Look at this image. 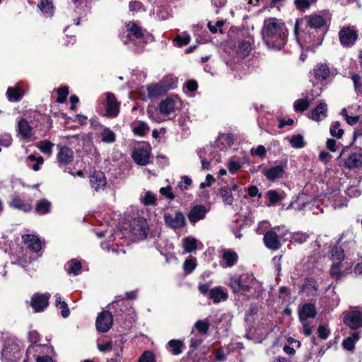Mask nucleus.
<instances>
[{
  "label": "nucleus",
  "mask_w": 362,
  "mask_h": 362,
  "mask_svg": "<svg viewBox=\"0 0 362 362\" xmlns=\"http://www.w3.org/2000/svg\"><path fill=\"white\" fill-rule=\"evenodd\" d=\"M147 113L148 117L156 122H160L161 119L158 115V112L155 108H148Z\"/></svg>",
  "instance_id": "nucleus-64"
},
{
  "label": "nucleus",
  "mask_w": 362,
  "mask_h": 362,
  "mask_svg": "<svg viewBox=\"0 0 362 362\" xmlns=\"http://www.w3.org/2000/svg\"><path fill=\"white\" fill-rule=\"evenodd\" d=\"M53 146L54 144L48 140L42 141L37 145L39 150L42 153L47 155H50L52 153Z\"/></svg>",
  "instance_id": "nucleus-49"
},
{
  "label": "nucleus",
  "mask_w": 362,
  "mask_h": 362,
  "mask_svg": "<svg viewBox=\"0 0 362 362\" xmlns=\"http://www.w3.org/2000/svg\"><path fill=\"white\" fill-rule=\"evenodd\" d=\"M301 289L307 296H315L318 290V284L315 279L308 278L305 280V282L303 285Z\"/></svg>",
  "instance_id": "nucleus-29"
},
{
  "label": "nucleus",
  "mask_w": 362,
  "mask_h": 362,
  "mask_svg": "<svg viewBox=\"0 0 362 362\" xmlns=\"http://www.w3.org/2000/svg\"><path fill=\"white\" fill-rule=\"evenodd\" d=\"M106 104L105 110L106 115L108 117H115L117 116L119 109V103L117 101L114 94L111 93H106Z\"/></svg>",
  "instance_id": "nucleus-21"
},
{
  "label": "nucleus",
  "mask_w": 362,
  "mask_h": 362,
  "mask_svg": "<svg viewBox=\"0 0 362 362\" xmlns=\"http://www.w3.org/2000/svg\"><path fill=\"white\" fill-rule=\"evenodd\" d=\"M129 11L132 13H136L142 10L143 4L138 1H132L129 4Z\"/></svg>",
  "instance_id": "nucleus-60"
},
{
  "label": "nucleus",
  "mask_w": 362,
  "mask_h": 362,
  "mask_svg": "<svg viewBox=\"0 0 362 362\" xmlns=\"http://www.w3.org/2000/svg\"><path fill=\"white\" fill-rule=\"evenodd\" d=\"M209 211L205 206L202 204L195 205L192 208L188 214V219L191 223H196L197 222L205 218L206 214Z\"/></svg>",
  "instance_id": "nucleus-20"
},
{
  "label": "nucleus",
  "mask_w": 362,
  "mask_h": 362,
  "mask_svg": "<svg viewBox=\"0 0 362 362\" xmlns=\"http://www.w3.org/2000/svg\"><path fill=\"white\" fill-rule=\"evenodd\" d=\"M25 94V90L16 84L7 88L6 97L10 103H18L22 100Z\"/></svg>",
  "instance_id": "nucleus-23"
},
{
  "label": "nucleus",
  "mask_w": 362,
  "mask_h": 362,
  "mask_svg": "<svg viewBox=\"0 0 362 362\" xmlns=\"http://www.w3.org/2000/svg\"><path fill=\"white\" fill-rule=\"evenodd\" d=\"M331 72L329 67L327 64H317L311 73V76L314 77V83L323 84L326 82Z\"/></svg>",
  "instance_id": "nucleus-15"
},
{
  "label": "nucleus",
  "mask_w": 362,
  "mask_h": 362,
  "mask_svg": "<svg viewBox=\"0 0 362 362\" xmlns=\"http://www.w3.org/2000/svg\"><path fill=\"white\" fill-rule=\"evenodd\" d=\"M340 122L339 121L334 122L329 128V133L332 136L337 139H341L344 134V130L340 128Z\"/></svg>",
  "instance_id": "nucleus-46"
},
{
  "label": "nucleus",
  "mask_w": 362,
  "mask_h": 362,
  "mask_svg": "<svg viewBox=\"0 0 362 362\" xmlns=\"http://www.w3.org/2000/svg\"><path fill=\"white\" fill-rule=\"evenodd\" d=\"M289 142L294 148H302L305 146L304 137L301 134L293 135Z\"/></svg>",
  "instance_id": "nucleus-47"
},
{
  "label": "nucleus",
  "mask_w": 362,
  "mask_h": 362,
  "mask_svg": "<svg viewBox=\"0 0 362 362\" xmlns=\"http://www.w3.org/2000/svg\"><path fill=\"white\" fill-rule=\"evenodd\" d=\"M22 240L34 252L40 251L42 248L41 240L36 235L25 234L22 235Z\"/></svg>",
  "instance_id": "nucleus-24"
},
{
  "label": "nucleus",
  "mask_w": 362,
  "mask_h": 362,
  "mask_svg": "<svg viewBox=\"0 0 362 362\" xmlns=\"http://www.w3.org/2000/svg\"><path fill=\"white\" fill-rule=\"evenodd\" d=\"M159 192L161 194V195H163L169 200H173L175 198V196L171 191V187L169 186L166 187H161Z\"/></svg>",
  "instance_id": "nucleus-62"
},
{
  "label": "nucleus",
  "mask_w": 362,
  "mask_h": 362,
  "mask_svg": "<svg viewBox=\"0 0 362 362\" xmlns=\"http://www.w3.org/2000/svg\"><path fill=\"white\" fill-rule=\"evenodd\" d=\"M209 327L210 324L206 319L198 320L194 324L195 329L202 334L208 332Z\"/></svg>",
  "instance_id": "nucleus-51"
},
{
  "label": "nucleus",
  "mask_w": 362,
  "mask_h": 362,
  "mask_svg": "<svg viewBox=\"0 0 362 362\" xmlns=\"http://www.w3.org/2000/svg\"><path fill=\"white\" fill-rule=\"evenodd\" d=\"M339 39L344 47H351L358 39V33L353 26L343 27L339 32Z\"/></svg>",
  "instance_id": "nucleus-7"
},
{
  "label": "nucleus",
  "mask_w": 362,
  "mask_h": 362,
  "mask_svg": "<svg viewBox=\"0 0 362 362\" xmlns=\"http://www.w3.org/2000/svg\"><path fill=\"white\" fill-rule=\"evenodd\" d=\"M267 197L269 199V202L267 204L268 206L276 205L284 199V197L274 189L269 190L267 192Z\"/></svg>",
  "instance_id": "nucleus-39"
},
{
  "label": "nucleus",
  "mask_w": 362,
  "mask_h": 362,
  "mask_svg": "<svg viewBox=\"0 0 362 362\" xmlns=\"http://www.w3.org/2000/svg\"><path fill=\"white\" fill-rule=\"evenodd\" d=\"M288 30L285 24L276 18L264 21L262 36L269 49L280 50L287 42Z\"/></svg>",
  "instance_id": "nucleus-2"
},
{
  "label": "nucleus",
  "mask_w": 362,
  "mask_h": 362,
  "mask_svg": "<svg viewBox=\"0 0 362 362\" xmlns=\"http://www.w3.org/2000/svg\"><path fill=\"white\" fill-rule=\"evenodd\" d=\"M327 116V105L326 103L321 101L313 110L311 119L316 122L324 119Z\"/></svg>",
  "instance_id": "nucleus-26"
},
{
  "label": "nucleus",
  "mask_w": 362,
  "mask_h": 362,
  "mask_svg": "<svg viewBox=\"0 0 362 362\" xmlns=\"http://www.w3.org/2000/svg\"><path fill=\"white\" fill-rule=\"evenodd\" d=\"M250 153L255 156L264 158L266 156L267 150L263 145H259L257 147H252L250 149Z\"/></svg>",
  "instance_id": "nucleus-53"
},
{
  "label": "nucleus",
  "mask_w": 362,
  "mask_h": 362,
  "mask_svg": "<svg viewBox=\"0 0 362 362\" xmlns=\"http://www.w3.org/2000/svg\"><path fill=\"white\" fill-rule=\"evenodd\" d=\"M168 350L173 355H179L182 352L184 344L182 341H168Z\"/></svg>",
  "instance_id": "nucleus-42"
},
{
  "label": "nucleus",
  "mask_w": 362,
  "mask_h": 362,
  "mask_svg": "<svg viewBox=\"0 0 362 362\" xmlns=\"http://www.w3.org/2000/svg\"><path fill=\"white\" fill-rule=\"evenodd\" d=\"M18 132L23 139H28L33 136L32 127L24 118L18 122Z\"/></svg>",
  "instance_id": "nucleus-27"
},
{
  "label": "nucleus",
  "mask_w": 362,
  "mask_h": 362,
  "mask_svg": "<svg viewBox=\"0 0 362 362\" xmlns=\"http://www.w3.org/2000/svg\"><path fill=\"white\" fill-rule=\"evenodd\" d=\"M286 168L287 163H281L268 168L264 171V175L268 180L274 181L276 179L283 177Z\"/></svg>",
  "instance_id": "nucleus-19"
},
{
  "label": "nucleus",
  "mask_w": 362,
  "mask_h": 362,
  "mask_svg": "<svg viewBox=\"0 0 362 362\" xmlns=\"http://www.w3.org/2000/svg\"><path fill=\"white\" fill-rule=\"evenodd\" d=\"M58 153L57 155V161L59 167H66L74 160V151L67 146L58 145Z\"/></svg>",
  "instance_id": "nucleus-17"
},
{
  "label": "nucleus",
  "mask_w": 362,
  "mask_h": 362,
  "mask_svg": "<svg viewBox=\"0 0 362 362\" xmlns=\"http://www.w3.org/2000/svg\"><path fill=\"white\" fill-rule=\"evenodd\" d=\"M151 146L148 144L139 145L132 151V157L134 161L139 165H146L149 163Z\"/></svg>",
  "instance_id": "nucleus-8"
},
{
  "label": "nucleus",
  "mask_w": 362,
  "mask_h": 362,
  "mask_svg": "<svg viewBox=\"0 0 362 362\" xmlns=\"http://www.w3.org/2000/svg\"><path fill=\"white\" fill-rule=\"evenodd\" d=\"M52 204L47 199H42L35 205V212L40 215L47 214L51 211Z\"/></svg>",
  "instance_id": "nucleus-33"
},
{
  "label": "nucleus",
  "mask_w": 362,
  "mask_h": 362,
  "mask_svg": "<svg viewBox=\"0 0 362 362\" xmlns=\"http://www.w3.org/2000/svg\"><path fill=\"white\" fill-rule=\"evenodd\" d=\"M210 298L216 303L221 302V300H226L228 298V293L223 291L221 287H216L212 288L209 291Z\"/></svg>",
  "instance_id": "nucleus-34"
},
{
  "label": "nucleus",
  "mask_w": 362,
  "mask_h": 362,
  "mask_svg": "<svg viewBox=\"0 0 362 362\" xmlns=\"http://www.w3.org/2000/svg\"><path fill=\"white\" fill-rule=\"evenodd\" d=\"M264 242L266 247L272 250H277L281 246L278 235L272 230L265 233Z\"/></svg>",
  "instance_id": "nucleus-25"
},
{
  "label": "nucleus",
  "mask_w": 362,
  "mask_h": 362,
  "mask_svg": "<svg viewBox=\"0 0 362 362\" xmlns=\"http://www.w3.org/2000/svg\"><path fill=\"white\" fill-rule=\"evenodd\" d=\"M173 88L172 84L167 83L165 81L151 84L147 87L148 97L150 99L158 98Z\"/></svg>",
  "instance_id": "nucleus-13"
},
{
  "label": "nucleus",
  "mask_w": 362,
  "mask_h": 362,
  "mask_svg": "<svg viewBox=\"0 0 362 362\" xmlns=\"http://www.w3.org/2000/svg\"><path fill=\"white\" fill-rule=\"evenodd\" d=\"M242 168V165L240 162L232 158L230 159L228 163V168L230 173H237Z\"/></svg>",
  "instance_id": "nucleus-55"
},
{
  "label": "nucleus",
  "mask_w": 362,
  "mask_h": 362,
  "mask_svg": "<svg viewBox=\"0 0 362 362\" xmlns=\"http://www.w3.org/2000/svg\"><path fill=\"white\" fill-rule=\"evenodd\" d=\"M228 286L234 293L247 296H254L259 287L254 276L248 273L230 276Z\"/></svg>",
  "instance_id": "nucleus-3"
},
{
  "label": "nucleus",
  "mask_w": 362,
  "mask_h": 362,
  "mask_svg": "<svg viewBox=\"0 0 362 362\" xmlns=\"http://www.w3.org/2000/svg\"><path fill=\"white\" fill-rule=\"evenodd\" d=\"M28 165L35 171H38L40 165L44 163V158L42 156L36 157L30 154L27 158Z\"/></svg>",
  "instance_id": "nucleus-40"
},
{
  "label": "nucleus",
  "mask_w": 362,
  "mask_h": 362,
  "mask_svg": "<svg viewBox=\"0 0 362 362\" xmlns=\"http://www.w3.org/2000/svg\"><path fill=\"white\" fill-rule=\"evenodd\" d=\"M138 362H155L154 354L151 351H145L139 357Z\"/></svg>",
  "instance_id": "nucleus-57"
},
{
  "label": "nucleus",
  "mask_w": 362,
  "mask_h": 362,
  "mask_svg": "<svg viewBox=\"0 0 362 362\" xmlns=\"http://www.w3.org/2000/svg\"><path fill=\"white\" fill-rule=\"evenodd\" d=\"M90 184L91 187L96 192L103 190L107 185L104 173L101 171H96L90 175Z\"/></svg>",
  "instance_id": "nucleus-22"
},
{
  "label": "nucleus",
  "mask_w": 362,
  "mask_h": 362,
  "mask_svg": "<svg viewBox=\"0 0 362 362\" xmlns=\"http://www.w3.org/2000/svg\"><path fill=\"white\" fill-rule=\"evenodd\" d=\"M74 4L75 5V9L74 11L76 15L78 16L77 18V20L75 22V24L76 25H80V19L81 16H82L84 13V6L83 4H85V0H71Z\"/></svg>",
  "instance_id": "nucleus-44"
},
{
  "label": "nucleus",
  "mask_w": 362,
  "mask_h": 362,
  "mask_svg": "<svg viewBox=\"0 0 362 362\" xmlns=\"http://www.w3.org/2000/svg\"><path fill=\"white\" fill-rule=\"evenodd\" d=\"M344 167L349 170L362 168V149L351 152L344 160Z\"/></svg>",
  "instance_id": "nucleus-16"
},
{
  "label": "nucleus",
  "mask_w": 362,
  "mask_h": 362,
  "mask_svg": "<svg viewBox=\"0 0 362 362\" xmlns=\"http://www.w3.org/2000/svg\"><path fill=\"white\" fill-rule=\"evenodd\" d=\"M98 136L100 141L106 144H112L115 141L116 135L113 131L106 127H101L98 132Z\"/></svg>",
  "instance_id": "nucleus-30"
},
{
  "label": "nucleus",
  "mask_w": 362,
  "mask_h": 362,
  "mask_svg": "<svg viewBox=\"0 0 362 362\" xmlns=\"http://www.w3.org/2000/svg\"><path fill=\"white\" fill-rule=\"evenodd\" d=\"M344 322L351 329L362 327V312L354 308L344 313Z\"/></svg>",
  "instance_id": "nucleus-11"
},
{
  "label": "nucleus",
  "mask_w": 362,
  "mask_h": 362,
  "mask_svg": "<svg viewBox=\"0 0 362 362\" xmlns=\"http://www.w3.org/2000/svg\"><path fill=\"white\" fill-rule=\"evenodd\" d=\"M197 267V261L195 258L187 259L183 264V269L187 274L192 273Z\"/></svg>",
  "instance_id": "nucleus-52"
},
{
  "label": "nucleus",
  "mask_w": 362,
  "mask_h": 362,
  "mask_svg": "<svg viewBox=\"0 0 362 362\" xmlns=\"http://www.w3.org/2000/svg\"><path fill=\"white\" fill-rule=\"evenodd\" d=\"M190 40V35L187 33H183L182 34L177 35L175 37L174 42L177 47H181L189 44Z\"/></svg>",
  "instance_id": "nucleus-48"
},
{
  "label": "nucleus",
  "mask_w": 362,
  "mask_h": 362,
  "mask_svg": "<svg viewBox=\"0 0 362 362\" xmlns=\"http://www.w3.org/2000/svg\"><path fill=\"white\" fill-rule=\"evenodd\" d=\"M182 247L186 252H192L197 250V240L194 238L187 237L182 240Z\"/></svg>",
  "instance_id": "nucleus-43"
},
{
  "label": "nucleus",
  "mask_w": 362,
  "mask_h": 362,
  "mask_svg": "<svg viewBox=\"0 0 362 362\" xmlns=\"http://www.w3.org/2000/svg\"><path fill=\"white\" fill-rule=\"evenodd\" d=\"M346 193L349 197H358L361 195V192L356 186H351L347 188Z\"/></svg>",
  "instance_id": "nucleus-63"
},
{
  "label": "nucleus",
  "mask_w": 362,
  "mask_h": 362,
  "mask_svg": "<svg viewBox=\"0 0 362 362\" xmlns=\"http://www.w3.org/2000/svg\"><path fill=\"white\" fill-rule=\"evenodd\" d=\"M332 258L333 260H343L344 259V251L339 246H334L332 249Z\"/></svg>",
  "instance_id": "nucleus-54"
},
{
  "label": "nucleus",
  "mask_w": 362,
  "mask_h": 362,
  "mask_svg": "<svg viewBox=\"0 0 362 362\" xmlns=\"http://www.w3.org/2000/svg\"><path fill=\"white\" fill-rule=\"evenodd\" d=\"M122 308L120 311L122 312L121 316L127 321H134L136 318L135 310L132 308V305L129 302L122 301V304L119 305Z\"/></svg>",
  "instance_id": "nucleus-28"
},
{
  "label": "nucleus",
  "mask_w": 362,
  "mask_h": 362,
  "mask_svg": "<svg viewBox=\"0 0 362 362\" xmlns=\"http://www.w3.org/2000/svg\"><path fill=\"white\" fill-rule=\"evenodd\" d=\"M305 27L300 30V23L297 20L295 23L296 40L301 48L309 49L322 43L326 25L325 18L317 14L305 16Z\"/></svg>",
  "instance_id": "nucleus-1"
},
{
  "label": "nucleus",
  "mask_w": 362,
  "mask_h": 362,
  "mask_svg": "<svg viewBox=\"0 0 362 362\" xmlns=\"http://www.w3.org/2000/svg\"><path fill=\"white\" fill-rule=\"evenodd\" d=\"M222 257L223 259L225 261L226 267H227L234 266L238 259L237 252L230 249L223 250Z\"/></svg>",
  "instance_id": "nucleus-32"
},
{
  "label": "nucleus",
  "mask_w": 362,
  "mask_h": 362,
  "mask_svg": "<svg viewBox=\"0 0 362 362\" xmlns=\"http://www.w3.org/2000/svg\"><path fill=\"white\" fill-rule=\"evenodd\" d=\"M313 97L306 96L303 98H300L294 102L293 107L296 112H303L306 110L310 106Z\"/></svg>",
  "instance_id": "nucleus-38"
},
{
  "label": "nucleus",
  "mask_w": 362,
  "mask_h": 362,
  "mask_svg": "<svg viewBox=\"0 0 362 362\" xmlns=\"http://www.w3.org/2000/svg\"><path fill=\"white\" fill-rule=\"evenodd\" d=\"M127 40H124V44L132 47L135 46L134 50L139 51L144 47V33L141 26L134 22H129L127 25Z\"/></svg>",
  "instance_id": "nucleus-4"
},
{
  "label": "nucleus",
  "mask_w": 362,
  "mask_h": 362,
  "mask_svg": "<svg viewBox=\"0 0 362 362\" xmlns=\"http://www.w3.org/2000/svg\"><path fill=\"white\" fill-rule=\"evenodd\" d=\"M51 295L49 293L33 294L31 298L30 305L35 313L43 311L49 305Z\"/></svg>",
  "instance_id": "nucleus-14"
},
{
  "label": "nucleus",
  "mask_w": 362,
  "mask_h": 362,
  "mask_svg": "<svg viewBox=\"0 0 362 362\" xmlns=\"http://www.w3.org/2000/svg\"><path fill=\"white\" fill-rule=\"evenodd\" d=\"M10 206L24 212H28L32 209V205L29 203L25 202L19 197H13L10 202Z\"/></svg>",
  "instance_id": "nucleus-35"
},
{
  "label": "nucleus",
  "mask_w": 362,
  "mask_h": 362,
  "mask_svg": "<svg viewBox=\"0 0 362 362\" xmlns=\"http://www.w3.org/2000/svg\"><path fill=\"white\" fill-rule=\"evenodd\" d=\"M294 4L299 10H305L309 8L312 2L310 0H295Z\"/></svg>",
  "instance_id": "nucleus-61"
},
{
  "label": "nucleus",
  "mask_w": 362,
  "mask_h": 362,
  "mask_svg": "<svg viewBox=\"0 0 362 362\" xmlns=\"http://www.w3.org/2000/svg\"><path fill=\"white\" fill-rule=\"evenodd\" d=\"M149 228L146 220L139 217L130 223V233L134 240H144L148 235Z\"/></svg>",
  "instance_id": "nucleus-6"
},
{
  "label": "nucleus",
  "mask_w": 362,
  "mask_h": 362,
  "mask_svg": "<svg viewBox=\"0 0 362 362\" xmlns=\"http://www.w3.org/2000/svg\"><path fill=\"white\" fill-rule=\"evenodd\" d=\"M254 44V39L252 36H247L240 40L238 45L237 54L242 58H245L250 54Z\"/></svg>",
  "instance_id": "nucleus-18"
},
{
  "label": "nucleus",
  "mask_w": 362,
  "mask_h": 362,
  "mask_svg": "<svg viewBox=\"0 0 362 362\" xmlns=\"http://www.w3.org/2000/svg\"><path fill=\"white\" fill-rule=\"evenodd\" d=\"M65 268L68 274L77 276L81 271V262L76 259H72L66 264Z\"/></svg>",
  "instance_id": "nucleus-36"
},
{
  "label": "nucleus",
  "mask_w": 362,
  "mask_h": 362,
  "mask_svg": "<svg viewBox=\"0 0 362 362\" xmlns=\"http://www.w3.org/2000/svg\"><path fill=\"white\" fill-rule=\"evenodd\" d=\"M38 6L45 13H48L52 9V4L49 0H41Z\"/></svg>",
  "instance_id": "nucleus-59"
},
{
  "label": "nucleus",
  "mask_w": 362,
  "mask_h": 362,
  "mask_svg": "<svg viewBox=\"0 0 362 362\" xmlns=\"http://www.w3.org/2000/svg\"><path fill=\"white\" fill-rule=\"evenodd\" d=\"M101 247L115 255H119L121 252L124 254L125 252L123 246H119L117 244L115 245L113 244L110 245L108 243L103 242L101 243Z\"/></svg>",
  "instance_id": "nucleus-45"
},
{
  "label": "nucleus",
  "mask_w": 362,
  "mask_h": 362,
  "mask_svg": "<svg viewBox=\"0 0 362 362\" xmlns=\"http://www.w3.org/2000/svg\"><path fill=\"white\" fill-rule=\"evenodd\" d=\"M113 317L108 310H103L100 313L95 320L96 329L100 332H107L112 327Z\"/></svg>",
  "instance_id": "nucleus-9"
},
{
  "label": "nucleus",
  "mask_w": 362,
  "mask_h": 362,
  "mask_svg": "<svg viewBox=\"0 0 362 362\" xmlns=\"http://www.w3.org/2000/svg\"><path fill=\"white\" fill-rule=\"evenodd\" d=\"M163 218L165 223L174 230L181 228L185 224V216L180 211H175L173 214L165 213Z\"/></svg>",
  "instance_id": "nucleus-12"
},
{
  "label": "nucleus",
  "mask_w": 362,
  "mask_h": 362,
  "mask_svg": "<svg viewBox=\"0 0 362 362\" xmlns=\"http://www.w3.org/2000/svg\"><path fill=\"white\" fill-rule=\"evenodd\" d=\"M98 349L101 352L110 351L113 346L112 341H102L101 343H98Z\"/></svg>",
  "instance_id": "nucleus-58"
},
{
  "label": "nucleus",
  "mask_w": 362,
  "mask_h": 362,
  "mask_svg": "<svg viewBox=\"0 0 362 362\" xmlns=\"http://www.w3.org/2000/svg\"><path fill=\"white\" fill-rule=\"evenodd\" d=\"M141 203L145 206H155L156 204V196L153 192L147 191L140 197Z\"/></svg>",
  "instance_id": "nucleus-41"
},
{
  "label": "nucleus",
  "mask_w": 362,
  "mask_h": 362,
  "mask_svg": "<svg viewBox=\"0 0 362 362\" xmlns=\"http://www.w3.org/2000/svg\"><path fill=\"white\" fill-rule=\"evenodd\" d=\"M149 130L148 124L144 122H139L133 129V132L137 136H144Z\"/></svg>",
  "instance_id": "nucleus-50"
},
{
  "label": "nucleus",
  "mask_w": 362,
  "mask_h": 362,
  "mask_svg": "<svg viewBox=\"0 0 362 362\" xmlns=\"http://www.w3.org/2000/svg\"><path fill=\"white\" fill-rule=\"evenodd\" d=\"M218 194L222 199L223 202L226 205H232L234 201L233 195L232 193V189H229V187H223L219 189Z\"/></svg>",
  "instance_id": "nucleus-37"
},
{
  "label": "nucleus",
  "mask_w": 362,
  "mask_h": 362,
  "mask_svg": "<svg viewBox=\"0 0 362 362\" xmlns=\"http://www.w3.org/2000/svg\"><path fill=\"white\" fill-rule=\"evenodd\" d=\"M180 107V100L177 96H172L162 100L159 105L160 112L164 115L174 114Z\"/></svg>",
  "instance_id": "nucleus-10"
},
{
  "label": "nucleus",
  "mask_w": 362,
  "mask_h": 362,
  "mask_svg": "<svg viewBox=\"0 0 362 362\" xmlns=\"http://www.w3.org/2000/svg\"><path fill=\"white\" fill-rule=\"evenodd\" d=\"M315 315V307L311 303H306L303 305L299 312V317L301 321L307 320L308 318H313Z\"/></svg>",
  "instance_id": "nucleus-31"
},
{
  "label": "nucleus",
  "mask_w": 362,
  "mask_h": 362,
  "mask_svg": "<svg viewBox=\"0 0 362 362\" xmlns=\"http://www.w3.org/2000/svg\"><path fill=\"white\" fill-rule=\"evenodd\" d=\"M197 153L201 161L202 170H209L212 161L220 163L221 160L218 148L212 145H206L198 149Z\"/></svg>",
  "instance_id": "nucleus-5"
},
{
  "label": "nucleus",
  "mask_w": 362,
  "mask_h": 362,
  "mask_svg": "<svg viewBox=\"0 0 362 362\" xmlns=\"http://www.w3.org/2000/svg\"><path fill=\"white\" fill-rule=\"evenodd\" d=\"M292 238L296 243L302 244L308 240L309 235L307 233L296 232L293 233Z\"/></svg>",
  "instance_id": "nucleus-56"
}]
</instances>
